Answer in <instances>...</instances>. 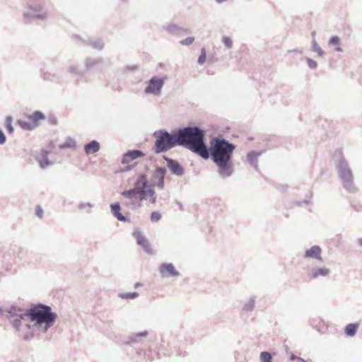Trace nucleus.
Instances as JSON below:
<instances>
[{
  "label": "nucleus",
  "mask_w": 362,
  "mask_h": 362,
  "mask_svg": "<svg viewBox=\"0 0 362 362\" xmlns=\"http://www.w3.org/2000/svg\"><path fill=\"white\" fill-rule=\"evenodd\" d=\"M17 123L24 130H33L37 127V124L27 122L23 119H18Z\"/></svg>",
  "instance_id": "nucleus-25"
},
{
  "label": "nucleus",
  "mask_w": 362,
  "mask_h": 362,
  "mask_svg": "<svg viewBox=\"0 0 362 362\" xmlns=\"http://www.w3.org/2000/svg\"><path fill=\"white\" fill-rule=\"evenodd\" d=\"M338 175L343 184V187L349 192H354L355 187L354 185V176L348 163L341 158L339 160L337 165Z\"/></svg>",
  "instance_id": "nucleus-5"
},
{
  "label": "nucleus",
  "mask_w": 362,
  "mask_h": 362,
  "mask_svg": "<svg viewBox=\"0 0 362 362\" xmlns=\"http://www.w3.org/2000/svg\"><path fill=\"white\" fill-rule=\"evenodd\" d=\"M86 206H88V207H93V205L91 203H90V202H86V203H83V202H82V203L79 204V205H78V209H85Z\"/></svg>",
  "instance_id": "nucleus-45"
},
{
  "label": "nucleus",
  "mask_w": 362,
  "mask_h": 362,
  "mask_svg": "<svg viewBox=\"0 0 362 362\" xmlns=\"http://www.w3.org/2000/svg\"><path fill=\"white\" fill-rule=\"evenodd\" d=\"M161 218V214L158 211H153L151 214V221L152 222H157Z\"/></svg>",
  "instance_id": "nucleus-36"
},
{
  "label": "nucleus",
  "mask_w": 362,
  "mask_h": 362,
  "mask_svg": "<svg viewBox=\"0 0 362 362\" xmlns=\"http://www.w3.org/2000/svg\"><path fill=\"white\" fill-rule=\"evenodd\" d=\"M321 252H322L321 248L318 245H314L305 251L304 257L314 258V259H319L321 261L322 260Z\"/></svg>",
  "instance_id": "nucleus-18"
},
{
  "label": "nucleus",
  "mask_w": 362,
  "mask_h": 362,
  "mask_svg": "<svg viewBox=\"0 0 362 362\" xmlns=\"http://www.w3.org/2000/svg\"><path fill=\"white\" fill-rule=\"evenodd\" d=\"M76 146V142L71 138H68L66 141L63 144H61L59 146L60 149H65L68 148H74Z\"/></svg>",
  "instance_id": "nucleus-28"
},
{
  "label": "nucleus",
  "mask_w": 362,
  "mask_h": 362,
  "mask_svg": "<svg viewBox=\"0 0 362 362\" xmlns=\"http://www.w3.org/2000/svg\"><path fill=\"white\" fill-rule=\"evenodd\" d=\"M335 50H336L337 52H341V51H342L341 48V47H337V48L335 49Z\"/></svg>",
  "instance_id": "nucleus-56"
},
{
  "label": "nucleus",
  "mask_w": 362,
  "mask_h": 362,
  "mask_svg": "<svg viewBox=\"0 0 362 362\" xmlns=\"http://www.w3.org/2000/svg\"><path fill=\"white\" fill-rule=\"evenodd\" d=\"M312 49L313 51L316 52L320 57L324 54V51L318 45L317 42L315 39H313L312 41Z\"/></svg>",
  "instance_id": "nucleus-31"
},
{
  "label": "nucleus",
  "mask_w": 362,
  "mask_h": 362,
  "mask_svg": "<svg viewBox=\"0 0 362 362\" xmlns=\"http://www.w3.org/2000/svg\"><path fill=\"white\" fill-rule=\"evenodd\" d=\"M103 58L101 57H88L84 60V65L86 71H89L95 66L103 63Z\"/></svg>",
  "instance_id": "nucleus-19"
},
{
  "label": "nucleus",
  "mask_w": 362,
  "mask_h": 362,
  "mask_svg": "<svg viewBox=\"0 0 362 362\" xmlns=\"http://www.w3.org/2000/svg\"><path fill=\"white\" fill-rule=\"evenodd\" d=\"M13 118L8 115L6 117L5 124L8 133L12 134L14 132L13 127L12 125Z\"/></svg>",
  "instance_id": "nucleus-30"
},
{
  "label": "nucleus",
  "mask_w": 362,
  "mask_h": 362,
  "mask_svg": "<svg viewBox=\"0 0 362 362\" xmlns=\"http://www.w3.org/2000/svg\"><path fill=\"white\" fill-rule=\"evenodd\" d=\"M288 53H292V52H295V53H300L301 54L302 53V51L299 50L298 49H290L288 51Z\"/></svg>",
  "instance_id": "nucleus-50"
},
{
  "label": "nucleus",
  "mask_w": 362,
  "mask_h": 362,
  "mask_svg": "<svg viewBox=\"0 0 362 362\" xmlns=\"http://www.w3.org/2000/svg\"><path fill=\"white\" fill-rule=\"evenodd\" d=\"M156 139L153 149L156 153H165L179 146L177 129L170 133L165 129H159L153 132Z\"/></svg>",
  "instance_id": "nucleus-4"
},
{
  "label": "nucleus",
  "mask_w": 362,
  "mask_h": 362,
  "mask_svg": "<svg viewBox=\"0 0 362 362\" xmlns=\"http://www.w3.org/2000/svg\"><path fill=\"white\" fill-rule=\"evenodd\" d=\"M100 150V144L95 140H93L84 146V151L86 154H93Z\"/></svg>",
  "instance_id": "nucleus-20"
},
{
  "label": "nucleus",
  "mask_w": 362,
  "mask_h": 362,
  "mask_svg": "<svg viewBox=\"0 0 362 362\" xmlns=\"http://www.w3.org/2000/svg\"><path fill=\"white\" fill-rule=\"evenodd\" d=\"M111 213L120 221H126L127 218L120 213V204L119 202L113 203L110 205Z\"/></svg>",
  "instance_id": "nucleus-21"
},
{
  "label": "nucleus",
  "mask_w": 362,
  "mask_h": 362,
  "mask_svg": "<svg viewBox=\"0 0 362 362\" xmlns=\"http://www.w3.org/2000/svg\"><path fill=\"white\" fill-rule=\"evenodd\" d=\"M306 62H307L308 66L310 69H315L317 67V63L315 60L310 59V58H307Z\"/></svg>",
  "instance_id": "nucleus-40"
},
{
  "label": "nucleus",
  "mask_w": 362,
  "mask_h": 362,
  "mask_svg": "<svg viewBox=\"0 0 362 362\" xmlns=\"http://www.w3.org/2000/svg\"><path fill=\"white\" fill-rule=\"evenodd\" d=\"M41 4L28 5L23 13V21L28 23L35 19L43 20L47 17L46 12H42Z\"/></svg>",
  "instance_id": "nucleus-8"
},
{
  "label": "nucleus",
  "mask_w": 362,
  "mask_h": 362,
  "mask_svg": "<svg viewBox=\"0 0 362 362\" xmlns=\"http://www.w3.org/2000/svg\"><path fill=\"white\" fill-rule=\"evenodd\" d=\"M33 338V333H28L23 336V339L25 341L31 340Z\"/></svg>",
  "instance_id": "nucleus-48"
},
{
  "label": "nucleus",
  "mask_w": 362,
  "mask_h": 362,
  "mask_svg": "<svg viewBox=\"0 0 362 362\" xmlns=\"http://www.w3.org/2000/svg\"><path fill=\"white\" fill-rule=\"evenodd\" d=\"M316 35V31H313L311 33L312 37L314 38Z\"/></svg>",
  "instance_id": "nucleus-57"
},
{
  "label": "nucleus",
  "mask_w": 362,
  "mask_h": 362,
  "mask_svg": "<svg viewBox=\"0 0 362 362\" xmlns=\"http://www.w3.org/2000/svg\"><path fill=\"white\" fill-rule=\"evenodd\" d=\"M26 311L22 314L27 315L34 322L33 326H38L39 330L44 333L54 325L57 318V313L52 311L50 306L40 303L33 304Z\"/></svg>",
  "instance_id": "nucleus-3"
},
{
  "label": "nucleus",
  "mask_w": 362,
  "mask_h": 362,
  "mask_svg": "<svg viewBox=\"0 0 362 362\" xmlns=\"http://www.w3.org/2000/svg\"><path fill=\"white\" fill-rule=\"evenodd\" d=\"M330 270L327 268H313L308 272V277L311 279H317L320 276H327L329 274Z\"/></svg>",
  "instance_id": "nucleus-16"
},
{
  "label": "nucleus",
  "mask_w": 362,
  "mask_h": 362,
  "mask_svg": "<svg viewBox=\"0 0 362 362\" xmlns=\"http://www.w3.org/2000/svg\"><path fill=\"white\" fill-rule=\"evenodd\" d=\"M262 151H251L247 155V160L250 165L258 171V158L261 156Z\"/></svg>",
  "instance_id": "nucleus-17"
},
{
  "label": "nucleus",
  "mask_w": 362,
  "mask_h": 362,
  "mask_svg": "<svg viewBox=\"0 0 362 362\" xmlns=\"http://www.w3.org/2000/svg\"><path fill=\"white\" fill-rule=\"evenodd\" d=\"M148 334L147 331L139 332L135 334L130 335L128 341L125 342L127 345H132L134 343H137L141 337H146Z\"/></svg>",
  "instance_id": "nucleus-23"
},
{
  "label": "nucleus",
  "mask_w": 362,
  "mask_h": 362,
  "mask_svg": "<svg viewBox=\"0 0 362 362\" xmlns=\"http://www.w3.org/2000/svg\"><path fill=\"white\" fill-rule=\"evenodd\" d=\"M288 188V186L287 185H281L280 187H278V189L279 190H286V189Z\"/></svg>",
  "instance_id": "nucleus-53"
},
{
  "label": "nucleus",
  "mask_w": 362,
  "mask_h": 362,
  "mask_svg": "<svg viewBox=\"0 0 362 362\" xmlns=\"http://www.w3.org/2000/svg\"><path fill=\"white\" fill-rule=\"evenodd\" d=\"M164 83V78L153 76L147 82L144 92L146 94H152L156 96L160 95Z\"/></svg>",
  "instance_id": "nucleus-9"
},
{
  "label": "nucleus",
  "mask_w": 362,
  "mask_h": 362,
  "mask_svg": "<svg viewBox=\"0 0 362 362\" xmlns=\"http://www.w3.org/2000/svg\"><path fill=\"white\" fill-rule=\"evenodd\" d=\"M28 119H30L33 123L36 124V122L40 119H44L45 115L40 111H35L32 115L28 116Z\"/></svg>",
  "instance_id": "nucleus-27"
},
{
  "label": "nucleus",
  "mask_w": 362,
  "mask_h": 362,
  "mask_svg": "<svg viewBox=\"0 0 362 362\" xmlns=\"http://www.w3.org/2000/svg\"><path fill=\"white\" fill-rule=\"evenodd\" d=\"M206 61V50L205 48L202 49L201 54L198 58V63L199 64H203Z\"/></svg>",
  "instance_id": "nucleus-38"
},
{
  "label": "nucleus",
  "mask_w": 362,
  "mask_h": 362,
  "mask_svg": "<svg viewBox=\"0 0 362 362\" xmlns=\"http://www.w3.org/2000/svg\"><path fill=\"white\" fill-rule=\"evenodd\" d=\"M6 141V136L1 129H0V145H3Z\"/></svg>",
  "instance_id": "nucleus-43"
},
{
  "label": "nucleus",
  "mask_w": 362,
  "mask_h": 362,
  "mask_svg": "<svg viewBox=\"0 0 362 362\" xmlns=\"http://www.w3.org/2000/svg\"><path fill=\"white\" fill-rule=\"evenodd\" d=\"M119 296L123 299H133L139 296V293L137 292H130V293H121L119 295Z\"/></svg>",
  "instance_id": "nucleus-35"
},
{
  "label": "nucleus",
  "mask_w": 362,
  "mask_h": 362,
  "mask_svg": "<svg viewBox=\"0 0 362 362\" xmlns=\"http://www.w3.org/2000/svg\"><path fill=\"white\" fill-rule=\"evenodd\" d=\"M180 146H184L199 156L206 153L204 142L206 132L198 126H187L177 129Z\"/></svg>",
  "instance_id": "nucleus-2"
},
{
  "label": "nucleus",
  "mask_w": 362,
  "mask_h": 362,
  "mask_svg": "<svg viewBox=\"0 0 362 362\" xmlns=\"http://www.w3.org/2000/svg\"><path fill=\"white\" fill-rule=\"evenodd\" d=\"M261 362H272V356L269 352L263 351L260 354Z\"/></svg>",
  "instance_id": "nucleus-33"
},
{
  "label": "nucleus",
  "mask_w": 362,
  "mask_h": 362,
  "mask_svg": "<svg viewBox=\"0 0 362 362\" xmlns=\"http://www.w3.org/2000/svg\"><path fill=\"white\" fill-rule=\"evenodd\" d=\"M89 45L94 49L98 50H101L104 47V43L103 40L100 38L90 40L89 41Z\"/></svg>",
  "instance_id": "nucleus-26"
},
{
  "label": "nucleus",
  "mask_w": 362,
  "mask_h": 362,
  "mask_svg": "<svg viewBox=\"0 0 362 362\" xmlns=\"http://www.w3.org/2000/svg\"><path fill=\"white\" fill-rule=\"evenodd\" d=\"M144 156V152L140 150H138V149L130 150L124 154L123 158L122 159V163L123 164H127L130 161H132L136 158H138L139 157H142Z\"/></svg>",
  "instance_id": "nucleus-15"
},
{
  "label": "nucleus",
  "mask_w": 362,
  "mask_h": 362,
  "mask_svg": "<svg viewBox=\"0 0 362 362\" xmlns=\"http://www.w3.org/2000/svg\"><path fill=\"white\" fill-rule=\"evenodd\" d=\"M149 198H150L149 202L151 204H155L157 200V196H156V192L153 193V195L150 196Z\"/></svg>",
  "instance_id": "nucleus-46"
},
{
  "label": "nucleus",
  "mask_w": 362,
  "mask_h": 362,
  "mask_svg": "<svg viewBox=\"0 0 362 362\" xmlns=\"http://www.w3.org/2000/svg\"><path fill=\"white\" fill-rule=\"evenodd\" d=\"M68 71L70 74H75L77 76H83L85 71L78 69V66L71 65L68 67Z\"/></svg>",
  "instance_id": "nucleus-29"
},
{
  "label": "nucleus",
  "mask_w": 362,
  "mask_h": 362,
  "mask_svg": "<svg viewBox=\"0 0 362 362\" xmlns=\"http://www.w3.org/2000/svg\"><path fill=\"white\" fill-rule=\"evenodd\" d=\"M165 30L168 32L170 34L181 36L184 33H190L189 30L187 28H182L177 25L174 23H169L164 26Z\"/></svg>",
  "instance_id": "nucleus-14"
},
{
  "label": "nucleus",
  "mask_w": 362,
  "mask_h": 362,
  "mask_svg": "<svg viewBox=\"0 0 362 362\" xmlns=\"http://www.w3.org/2000/svg\"><path fill=\"white\" fill-rule=\"evenodd\" d=\"M25 327L28 329H39V327L38 326H33V325L26 324Z\"/></svg>",
  "instance_id": "nucleus-49"
},
{
  "label": "nucleus",
  "mask_w": 362,
  "mask_h": 362,
  "mask_svg": "<svg viewBox=\"0 0 362 362\" xmlns=\"http://www.w3.org/2000/svg\"><path fill=\"white\" fill-rule=\"evenodd\" d=\"M340 39L338 36H332L329 40V43L332 45H338Z\"/></svg>",
  "instance_id": "nucleus-42"
},
{
  "label": "nucleus",
  "mask_w": 362,
  "mask_h": 362,
  "mask_svg": "<svg viewBox=\"0 0 362 362\" xmlns=\"http://www.w3.org/2000/svg\"><path fill=\"white\" fill-rule=\"evenodd\" d=\"M194 41V37H187L186 39H184L182 40H181L180 42V43L182 45H185V46H187V45H189L191 44H192Z\"/></svg>",
  "instance_id": "nucleus-39"
},
{
  "label": "nucleus",
  "mask_w": 362,
  "mask_h": 362,
  "mask_svg": "<svg viewBox=\"0 0 362 362\" xmlns=\"http://www.w3.org/2000/svg\"><path fill=\"white\" fill-rule=\"evenodd\" d=\"M159 272L163 277L166 276H178L180 273L175 269L171 263H163L159 267Z\"/></svg>",
  "instance_id": "nucleus-12"
},
{
  "label": "nucleus",
  "mask_w": 362,
  "mask_h": 362,
  "mask_svg": "<svg viewBox=\"0 0 362 362\" xmlns=\"http://www.w3.org/2000/svg\"><path fill=\"white\" fill-rule=\"evenodd\" d=\"M358 243L360 246L362 247V238L358 239Z\"/></svg>",
  "instance_id": "nucleus-55"
},
{
  "label": "nucleus",
  "mask_w": 362,
  "mask_h": 362,
  "mask_svg": "<svg viewBox=\"0 0 362 362\" xmlns=\"http://www.w3.org/2000/svg\"><path fill=\"white\" fill-rule=\"evenodd\" d=\"M47 75H48L47 74H45V79H49V78L47 76ZM57 78V77L55 75H53V76H52V78H50V80H51V81H53L54 78Z\"/></svg>",
  "instance_id": "nucleus-52"
},
{
  "label": "nucleus",
  "mask_w": 362,
  "mask_h": 362,
  "mask_svg": "<svg viewBox=\"0 0 362 362\" xmlns=\"http://www.w3.org/2000/svg\"><path fill=\"white\" fill-rule=\"evenodd\" d=\"M358 323H350L348 324L344 329V332L348 337H354L356 335L357 330L358 329Z\"/></svg>",
  "instance_id": "nucleus-24"
},
{
  "label": "nucleus",
  "mask_w": 362,
  "mask_h": 362,
  "mask_svg": "<svg viewBox=\"0 0 362 362\" xmlns=\"http://www.w3.org/2000/svg\"><path fill=\"white\" fill-rule=\"evenodd\" d=\"M298 356H296L294 354L291 353V355H290V360H291V361L298 360Z\"/></svg>",
  "instance_id": "nucleus-51"
},
{
  "label": "nucleus",
  "mask_w": 362,
  "mask_h": 362,
  "mask_svg": "<svg viewBox=\"0 0 362 362\" xmlns=\"http://www.w3.org/2000/svg\"><path fill=\"white\" fill-rule=\"evenodd\" d=\"M163 158L166 161L168 168L173 175L176 176H182L184 175V168L178 161L167 156H164Z\"/></svg>",
  "instance_id": "nucleus-11"
},
{
  "label": "nucleus",
  "mask_w": 362,
  "mask_h": 362,
  "mask_svg": "<svg viewBox=\"0 0 362 362\" xmlns=\"http://www.w3.org/2000/svg\"><path fill=\"white\" fill-rule=\"evenodd\" d=\"M298 361H300V362H308L307 361H305V359H303V358L301 357H298Z\"/></svg>",
  "instance_id": "nucleus-54"
},
{
  "label": "nucleus",
  "mask_w": 362,
  "mask_h": 362,
  "mask_svg": "<svg viewBox=\"0 0 362 362\" xmlns=\"http://www.w3.org/2000/svg\"><path fill=\"white\" fill-rule=\"evenodd\" d=\"M222 41H223L224 45L228 49L232 48V47H233V42H232V40L230 39V37H226V36L223 37Z\"/></svg>",
  "instance_id": "nucleus-37"
},
{
  "label": "nucleus",
  "mask_w": 362,
  "mask_h": 362,
  "mask_svg": "<svg viewBox=\"0 0 362 362\" xmlns=\"http://www.w3.org/2000/svg\"><path fill=\"white\" fill-rule=\"evenodd\" d=\"M255 306V298H250L249 300L244 305L243 310L245 311H250Z\"/></svg>",
  "instance_id": "nucleus-34"
},
{
  "label": "nucleus",
  "mask_w": 362,
  "mask_h": 362,
  "mask_svg": "<svg viewBox=\"0 0 362 362\" xmlns=\"http://www.w3.org/2000/svg\"><path fill=\"white\" fill-rule=\"evenodd\" d=\"M126 69L131 71H135L138 69V66L136 65H132V66H127Z\"/></svg>",
  "instance_id": "nucleus-47"
},
{
  "label": "nucleus",
  "mask_w": 362,
  "mask_h": 362,
  "mask_svg": "<svg viewBox=\"0 0 362 362\" xmlns=\"http://www.w3.org/2000/svg\"><path fill=\"white\" fill-rule=\"evenodd\" d=\"M48 154L49 151L43 149L41 151L40 155L36 158L42 168H45L51 164L47 158Z\"/></svg>",
  "instance_id": "nucleus-22"
},
{
  "label": "nucleus",
  "mask_w": 362,
  "mask_h": 362,
  "mask_svg": "<svg viewBox=\"0 0 362 362\" xmlns=\"http://www.w3.org/2000/svg\"><path fill=\"white\" fill-rule=\"evenodd\" d=\"M167 170L164 167H158L156 168L155 173L153 175V178H156L158 176H161L165 177Z\"/></svg>",
  "instance_id": "nucleus-32"
},
{
  "label": "nucleus",
  "mask_w": 362,
  "mask_h": 362,
  "mask_svg": "<svg viewBox=\"0 0 362 362\" xmlns=\"http://www.w3.org/2000/svg\"><path fill=\"white\" fill-rule=\"evenodd\" d=\"M235 145L229 142L222 136L213 137L210 141V147L206 146V153L201 157L204 159L211 158L218 167V173L221 178H226L234 172L232 163L233 153Z\"/></svg>",
  "instance_id": "nucleus-1"
},
{
  "label": "nucleus",
  "mask_w": 362,
  "mask_h": 362,
  "mask_svg": "<svg viewBox=\"0 0 362 362\" xmlns=\"http://www.w3.org/2000/svg\"><path fill=\"white\" fill-rule=\"evenodd\" d=\"M133 235L136 238L137 244L141 246L146 252L148 254L152 253L148 240L143 236L142 233L139 230H135L133 233Z\"/></svg>",
  "instance_id": "nucleus-13"
},
{
  "label": "nucleus",
  "mask_w": 362,
  "mask_h": 362,
  "mask_svg": "<svg viewBox=\"0 0 362 362\" xmlns=\"http://www.w3.org/2000/svg\"><path fill=\"white\" fill-rule=\"evenodd\" d=\"M35 214L37 217H39L40 218H42V215H43V209L40 206H37L36 208H35Z\"/></svg>",
  "instance_id": "nucleus-44"
},
{
  "label": "nucleus",
  "mask_w": 362,
  "mask_h": 362,
  "mask_svg": "<svg viewBox=\"0 0 362 362\" xmlns=\"http://www.w3.org/2000/svg\"><path fill=\"white\" fill-rule=\"evenodd\" d=\"M152 184L147 179V175L144 173L139 175L134 182V187L128 190L123 191L122 195L125 198L132 199L136 194H139L142 191L147 189Z\"/></svg>",
  "instance_id": "nucleus-7"
},
{
  "label": "nucleus",
  "mask_w": 362,
  "mask_h": 362,
  "mask_svg": "<svg viewBox=\"0 0 362 362\" xmlns=\"http://www.w3.org/2000/svg\"><path fill=\"white\" fill-rule=\"evenodd\" d=\"M155 189L153 188V185H151L147 189L142 191L141 193L138 194L139 196V199H137L136 198H135L134 200L132 199V201L127 205L129 209H136L139 206V204H138V201L146 200L148 197L153 195Z\"/></svg>",
  "instance_id": "nucleus-10"
},
{
  "label": "nucleus",
  "mask_w": 362,
  "mask_h": 362,
  "mask_svg": "<svg viewBox=\"0 0 362 362\" xmlns=\"http://www.w3.org/2000/svg\"><path fill=\"white\" fill-rule=\"evenodd\" d=\"M139 286V283H137V284H136L135 287H137V286Z\"/></svg>",
  "instance_id": "nucleus-58"
},
{
  "label": "nucleus",
  "mask_w": 362,
  "mask_h": 362,
  "mask_svg": "<svg viewBox=\"0 0 362 362\" xmlns=\"http://www.w3.org/2000/svg\"><path fill=\"white\" fill-rule=\"evenodd\" d=\"M156 178H158V182H157V187L159 189H163L164 188V180H165V177H162L161 176H158L156 177Z\"/></svg>",
  "instance_id": "nucleus-41"
},
{
  "label": "nucleus",
  "mask_w": 362,
  "mask_h": 362,
  "mask_svg": "<svg viewBox=\"0 0 362 362\" xmlns=\"http://www.w3.org/2000/svg\"><path fill=\"white\" fill-rule=\"evenodd\" d=\"M5 312L8 314V319L11 324L12 327L16 330L19 331L22 325V321L27 317L22 313H26V309L16 305L10 306L5 310Z\"/></svg>",
  "instance_id": "nucleus-6"
}]
</instances>
